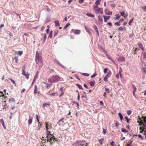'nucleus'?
Listing matches in <instances>:
<instances>
[{
    "mask_svg": "<svg viewBox=\"0 0 146 146\" xmlns=\"http://www.w3.org/2000/svg\"><path fill=\"white\" fill-rule=\"evenodd\" d=\"M60 78L57 75H54L50 77L48 79V81L50 82H56L59 81L60 80Z\"/></svg>",
    "mask_w": 146,
    "mask_h": 146,
    "instance_id": "nucleus-1",
    "label": "nucleus"
},
{
    "mask_svg": "<svg viewBox=\"0 0 146 146\" xmlns=\"http://www.w3.org/2000/svg\"><path fill=\"white\" fill-rule=\"evenodd\" d=\"M142 118L143 120L141 121L139 125L142 126L143 131L146 132V116L143 115Z\"/></svg>",
    "mask_w": 146,
    "mask_h": 146,
    "instance_id": "nucleus-2",
    "label": "nucleus"
},
{
    "mask_svg": "<svg viewBox=\"0 0 146 146\" xmlns=\"http://www.w3.org/2000/svg\"><path fill=\"white\" fill-rule=\"evenodd\" d=\"M35 61L36 64H38L39 62L42 64L43 62L42 56L40 55L38 52H36V53Z\"/></svg>",
    "mask_w": 146,
    "mask_h": 146,
    "instance_id": "nucleus-3",
    "label": "nucleus"
},
{
    "mask_svg": "<svg viewBox=\"0 0 146 146\" xmlns=\"http://www.w3.org/2000/svg\"><path fill=\"white\" fill-rule=\"evenodd\" d=\"M22 74L25 76L26 78H27V79L29 78L30 74L29 73L27 72V74H26L25 67H24L22 69Z\"/></svg>",
    "mask_w": 146,
    "mask_h": 146,
    "instance_id": "nucleus-4",
    "label": "nucleus"
},
{
    "mask_svg": "<svg viewBox=\"0 0 146 146\" xmlns=\"http://www.w3.org/2000/svg\"><path fill=\"white\" fill-rule=\"evenodd\" d=\"M57 141V140L56 139L54 135H53V137L47 139V141L50 143L51 145L53 144V141Z\"/></svg>",
    "mask_w": 146,
    "mask_h": 146,
    "instance_id": "nucleus-5",
    "label": "nucleus"
},
{
    "mask_svg": "<svg viewBox=\"0 0 146 146\" xmlns=\"http://www.w3.org/2000/svg\"><path fill=\"white\" fill-rule=\"evenodd\" d=\"M45 124H46V131H47V130L49 131V129H52V125L51 124L48 123L47 122L45 123Z\"/></svg>",
    "mask_w": 146,
    "mask_h": 146,
    "instance_id": "nucleus-6",
    "label": "nucleus"
},
{
    "mask_svg": "<svg viewBox=\"0 0 146 146\" xmlns=\"http://www.w3.org/2000/svg\"><path fill=\"white\" fill-rule=\"evenodd\" d=\"M95 13L97 14H102L103 13V9L102 8H99L95 10Z\"/></svg>",
    "mask_w": 146,
    "mask_h": 146,
    "instance_id": "nucleus-7",
    "label": "nucleus"
},
{
    "mask_svg": "<svg viewBox=\"0 0 146 146\" xmlns=\"http://www.w3.org/2000/svg\"><path fill=\"white\" fill-rule=\"evenodd\" d=\"M50 131H48L47 130L46 131V138L47 139H50L52 137H53V135L50 133Z\"/></svg>",
    "mask_w": 146,
    "mask_h": 146,
    "instance_id": "nucleus-8",
    "label": "nucleus"
},
{
    "mask_svg": "<svg viewBox=\"0 0 146 146\" xmlns=\"http://www.w3.org/2000/svg\"><path fill=\"white\" fill-rule=\"evenodd\" d=\"M81 31L79 30H74L72 29L71 31V33H74L75 34L78 35L79 34L80 32Z\"/></svg>",
    "mask_w": 146,
    "mask_h": 146,
    "instance_id": "nucleus-9",
    "label": "nucleus"
},
{
    "mask_svg": "<svg viewBox=\"0 0 146 146\" xmlns=\"http://www.w3.org/2000/svg\"><path fill=\"white\" fill-rule=\"evenodd\" d=\"M105 13L108 15H110L112 14V12L109 11L108 9H106L105 10Z\"/></svg>",
    "mask_w": 146,
    "mask_h": 146,
    "instance_id": "nucleus-10",
    "label": "nucleus"
},
{
    "mask_svg": "<svg viewBox=\"0 0 146 146\" xmlns=\"http://www.w3.org/2000/svg\"><path fill=\"white\" fill-rule=\"evenodd\" d=\"M99 49H100V51H103L104 53L106 54L107 52L105 50L104 48H103V47L102 46H100L99 47Z\"/></svg>",
    "mask_w": 146,
    "mask_h": 146,
    "instance_id": "nucleus-11",
    "label": "nucleus"
},
{
    "mask_svg": "<svg viewBox=\"0 0 146 146\" xmlns=\"http://www.w3.org/2000/svg\"><path fill=\"white\" fill-rule=\"evenodd\" d=\"M121 69L120 70H119V73H117L116 76V77L117 78L119 79V75H120L121 77Z\"/></svg>",
    "mask_w": 146,
    "mask_h": 146,
    "instance_id": "nucleus-12",
    "label": "nucleus"
},
{
    "mask_svg": "<svg viewBox=\"0 0 146 146\" xmlns=\"http://www.w3.org/2000/svg\"><path fill=\"white\" fill-rule=\"evenodd\" d=\"M118 60L119 62H125V58L123 57H121L119 58Z\"/></svg>",
    "mask_w": 146,
    "mask_h": 146,
    "instance_id": "nucleus-13",
    "label": "nucleus"
},
{
    "mask_svg": "<svg viewBox=\"0 0 146 146\" xmlns=\"http://www.w3.org/2000/svg\"><path fill=\"white\" fill-rule=\"evenodd\" d=\"M98 19L99 22L100 23H102L103 21L102 18L100 15L98 16Z\"/></svg>",
    "mask_w": 146,
    "mask_h": 146,
    "instance_id": "nucleus-14",
    "label": "nucleus"
},
{
    "mask_svg": "<svg viewBox=\"0 0 146 146\" xmlns=\"http://www.w3.org/2000/svg\"><path fill=\"white\" fill-rule=\"evenodd\" d=\"M103 17L104 18V21L105 22H106L107 20H109L110 18V17L109 16H104Z\"/></svg>",
    "mask_w": 146,
    "mask_h": 146,
    "instance_id": "nucleus-15",
    "label": "nucleus"
},
{
    "mask_svg": "<svg viewBox=\"0 0 146 146\" xmlns=\"http://www.w3.org/2000/svg\"><path fill=\"white\" fill-rule=\"evenodd\" d=\"M34 88H35V89H34V93L35 95L36 93L38 92V89L37 88V86L36 85L34 86Z\"/></svg>",
    "mask_w": 146,
    "mask_h": 146,
    "instance_id": "nucleus-16",
    "label": "nucleus"
},
{
    "mask_svg": "<svg viewBox=\"0 0 146 146\" xmlns=\"http://www.w3.org/2000/svg\"><path fill=\"white\" fill-rule=\"evenodd\" d=\"M50 103L49 102H47L46 103H45L43 104L42 106L43 108H44L46 106H50Z\"/></svg>",
    "mask_w": 146,
    "mask_h": 146,
    "instance_id": "nucleus-17",
    "label": "nucleus"
},
{
    "mask_svg": "<svg viewBox=\"0 0 146 146\" xmlns=\"http://www.w3.org/2000/svg\"><path fill=\"white\" fill-rule=\"evenodd\" d=\"M111 75V72L110 70H109L106 77H108L109 78L110 77Z\"/></svg>",
    "mask_w": 146,
    "mask_h": 146,
    "instance_id": "nucleus-18",
    "label": "nucleus"
},
{
    "mask_svg": "<svg viewBox=\"0 0 146 146\" xmlns=\"http://www.w3.org/2000/svg\"><path fill=\"white\" fill-rule=\"evenodd\" d=\"M32 117L31 116H29V125H30L31 124L32 121Z\"/></svg>",
    "mask_w": 146,
    "mask_h": 146,
    "instance_id": "nucleus-19",
    "label": "nucleus"
},
{
    "mask_svg": "<svg viewBox=\"0 0 146 146\" xmlns=\"http://www.w3.org/2000/svg\"><path fill=\"white\" fill-rule=\"evenodd\" d=\"M140 47L139 46L137 48H133L134 49V54H136V52L139 50L140 49Z\"/></svg>",
    "mask_w": 146,
    "mask_h": 146,
    "instance_id": "nucleus-20",
    "label": "nucleus"
},
{
    "mask_svg": "<svg viewBox=\"0 0 146 146\" xmlns=\"http://www.w3.org/2000/svg\"><path fill=\"white\" fill-rule=\"evenodd\" d=\"M42 83L44 84H46V88H47L48 87H51V86L52 85V84H47V83H46L45 82H43Z\"/></svg>",
    "mask_w": 146,
    "mask_h": 146,
    "instance_id": "nucleus-21",
    "label": "nucleus"
},
{
    "mask_svg": "<svg viewBox=\"0 0 146 146\" xmlns=\"http://www.w3.org/2000/svg\"><path fill=\"white\" fill-rule=\"evenodd\" d=\"M0 122L1 123L2 125L3 126L4 128L5 129H6V127L5 126L4 122L3 120V119H1Z\"/></svg>",
    "mask_w": 146,
    "mask_h": 146,
    "instance_id": "nucleus-22",
    "label": "nucleus"
},
{
    "mask_svg": "<svg viewBox=\"0 0 146 146\" xmlns=\"http://www.w3.org/2000/svg\"><path fill=\"white\" fill-rule=\"evenodd\" d=\"M102 0H97L95 2V4L97 5H99L101 2Z\"/></svg>",
    "mask_w": 146,
    "mask_h": 146,
    "instance_id": "nucleus-23",
    "label": "nucleus"
},
{
    "mask_svg": "<svg viewBox=\"0 0 146 146\" xmlns=\"http://www.w3.org/2000/svg\"><path fill=\"white\" fill-rule=\"evenodd\" d=\"M54 23L56 26H59L60 25L59 22L58 20H56L55 21Z\"/></svg>",
    "mask_w": 146,
    "mask_h": 146,
    "instance_id": "nucleus-24",
    "label": "nucleus"
},
{
    "mask_svg": "<svg viewBox=\"0 0 146 146\" xmlns=\"http://www.w3.org/2000/svg\"><path fill=\"white\" fill-rule=\"evenodd\" d=\"M86 15L88 17H94V15L92 14L91 13H87Z\"/></svg>",
    "mask_w": 146,
    "mask_h": 146,
    "instance_id": "nucleus-25",
    "label": "nucleus"
},
{
    "mask_svg": "<svg viewBox=\"0 0 146 146\" xmlns=\"http://www.w3.org/2000/svg\"><path fill=\"white\" fill-rule=\"evenodd\" d=\"M118 29L119 31H123L124 30V31H125L126 30V28L125 27H124L123 28H122L121 27H119Z\"/></svg>",
    "mask_w": 146,
    "mask_h": 146,
    "instance_id": "nucleus-26",
    "label": "nucleus"
},
{
    "mask_svg": "<svg viewBox=\"0 0 146 146\" xmlns=\"http://www.w3.org/2000/svg\"><path fill=\"white\" fill-rule=\"evenodd\" d=\"M132 143V142L131 141H129L127 143L126 146H132L131 145Z\"/></svg>",
    "mask_w": 146,
    "mask_h": 146,
    "instance_id": "nucleus-27",
    "label": "nucleus"
},
{
    "mask_svg": "<svg viewBox=\"0 0 146 146\" xmlns=\"http://www.w3.org/2000/svg\"><path fill=\"white\" fill-rule=\"evenodd\" d=\"M58 31L56 30L54 31V37L56 36L58 34Z\"/></svg>",
    "mask_w": 146,
    "mask_h": 146,
    "instance_id": "nucleus-28",
    "label": "nucleus"
},
{
    "mask_svg": "<svg viewBox=\"0 0 146 146\" xmlns=\"http://www.w3.org/2000/svg\"><path fill=\"white\" fill-rule=\"evenodd\" d=\"M104 138H102L101 139H99V141L100 143V145H102V143L104 142Z\"/></svg>",
    "mask_w": 146,
    "mask_h": 146,
    "instance_id": "nucleus-29",
    "label": "nucleus"
},
{
    "mask_svg": "<svg viewBox=\"0 0 146 146\" xmlns=\"http://www.w3.org/2000/svg\"><path fill=\"white\" fill-rule=\"evenodd\" d=\"M89 84L91 86H93L95 84V83L93 81H91L89 82Z\"/></svg>",
    "mask_w": 146,
    "mask_h": 146,
    "instance_id": "nucleus-30",
    "label": "nucleus"
},
{
    "mask_svg": "<svg viewBox=\"0 0 146 146\" xmlns=\"http://www.w3.org/2000/svg\"><path fill=\"white\" fill-rule=\"evenodd\" d=\"M38 73V71L37 72H36L35 77H34V80H33V82H35V80L36 79V78H37Z\"/></svg>",
    "mask_w": 146,
    "mask_h": 146,
    "instance_id": "nucleus-31",
    "label": "nucleus"
},
{
    "mask_svg": "<svg viewBox=\"0 0 146 146\" xmlns=\"http://www.w3.org/2000/svg\"><path fill=\"white\" fill-rule=\"evenodd\" d=\"M141 70L142 72L145 73H146V67H144L142 68Z\"/></svg>",
    "mask_w": 146,
    "mask_h": 146,
    "instance_id": "nucleus-32",
    "label": "nucleus"
},
{
    "mask_svg": "<svg viewBox=\"0 0 146 146\" xmlns=\"http://www.w3.org/2000/svg\"><path fill=\"white\" fill-rule=\"evenodd\" d=\"M9 102H15V100L13 98H11V99H9Z\"/></svg>",
    "mask_w": 146,
    "mask_h": 146,
    "instance_id": "nucleus-33",
    "label": "nucleus"
},
{
    "mask_svg": "<svg viewBox=\"0 0 146 146\" xmlns=\"http://www.w3.org/2000/svg\"><path fill=\"white\" fill-rule=\"evenodd\" d=\"M118 115L119 117H120L121 120L122 121V120L123 119V116L121 114V113H118Z\"/></svg>",
    "mask_w": 146,
    "mask_h": 146,
    "instance_id": "nucleus-34",
    "label": "nucleus"
},
{
    "mask_svg": "<svg viewBox=\"0 0 146 146\" xmlns=\"http://www.w3.org/2000/svg\"><path fill=\"white\" fill-rule=\"evenodd\" d=\"M121 132H123L127 133V132H129L126 129H123V128H121Z\"/></svg>",
    "mask_w": 146,
    "mask_h": 146,
    "instance_id": "nucleus-35",
    "label": "nucleus"
},
{
    "mask_svg": "<svg viewBox=\"0 0 146 146\" xmlns=\"http://www.w3.org/2000/svg\"><path fill=\"white\" fill-rule=\"evenodd\" d=\"M14 60H15V62L16 63L17 62H18V57H15L14 58Z\"/></svg>",
    "mask_w": 146,
    "mask_h": 146,
    "instance_id": "nucleus-36",
    "label": "nucleus"
},
{
    "mask_svg": "<svg viewBox=\"0 0 146 146\" xmlns=\"http://www.w3.org/2000/svg\"><path fill=\"white\" fill-rule=\"evenodd\" d=\"M70 25V23H68L64 26V29H66Z\"/></svg>",
    "mask_w": 146,
    "mask_h": 146,
    "instance_id": "nucleus-37",
    "label": "nucleus"
},
{
    "mask_svg": "<svg viewBox=\"0 0 146 146\" xmlns=\"http://www.w3.org/2000/svg\"><path fill=\"white\" fill-rule=\"evenodd\" d=\"M108 69L107 68H106L105 69H104V74H106L107 72H108Z\"/></svg>",
    "mask_w": 146,
    "mask_h": 146,
    "instance_id": "nucleus-38",
    "label": "nucleus"
},
{
    "mask_svg": "<svg viewBox=\"0 0 146 146\" xmlns=\"http://www.w3.org/2000/svg\"><path fill=\"white\" fill-rule=\"evenodd\" d=\"M132 88H133V91L136 92V87H135V86L134 85V84L132 85Z\"/></svg>",
    "mask_w": 146,
    "mask_h": 146,
    "instance_id": "nucleus-39",
    "label": "nucleus"
},
{
    "mask_svg": "<svg viewBox=\"0 0 146 146\" xmlns=\"http://www.w3.org/2000/svg\"><path fill=\"white\" fill-rule=\"evenodd\" d=\"M57 94L56 92H55L54 93L51 94H49V95L50 96H55V94Z\"/></svg>",
    "mask_w": 146,
    "mask_h": 146,
    "instance_id": "nucleus-40",
    "label": "nucleus"
},
{
    "mask_svg": "<svg viewBox=\"0 0 146 146\" xmlns=\"http://www.w3.org/2000/svg\"><path fill=\"white\" fill-rule=\"evenodd\" d=\"M76 86H78V88H80V89H82V90L83 89L82 86L81 85H80L78 84H76Z\"/></svg>",
    "mask_w": 146,
    "mask_h": 146,
    "instance_id": "nucleus-41",
    "label": "nucleus"
},
{
    "mask_svg": "<svg viewBox=\"0 0 146 146\" xmlns=\"http://www.w3.org/2000/svg\"><path fill=\"white\" fill-rule=\"evenodd\" d=\"M64 118H62L60 119L59 120L58 123V124L59 125H61V124L60 123L61 122V121H62V120H64Z\"/></svg>",
    "mask_w": 146,
    "mask_h": 146,
    "instance_id": "nucleus-42",
    "label": "nucleus"
},
{
    "mask_svg": "<svg viewBox=\"0 0 146 146\" xmlns=\"http://www.w3.org/2000/svg\"><path fill=\"white\" fill-rule=\"evenodd\" d=\"M107 131V129H105L104 128L103 129V133L104 134H105Z\"/></svg>",
    "mask_w": 146,
    "mask_h": 146,
    "instance_id": "nucleus-43",
    "label": "nucleus"
},
{
    "mask_svg": "<svg viewBox=\"0 0 146 146\" xmlns=\"http://www.w3.org/2000/svg\"><path fill=\"white\" fill-rule=\"evenodd\" d=\"M38 126L39 127L38 128V130H40V128H41V127L42 126V123H40V122L38 123Z\"/></svg>",
    "mask_w": 146,
    "mask_h": 146,
    "instance_id": "nucleus-44",
    "label": "nucleus"
},
{
    "mask_svg": "<svg viewBox=\"0 0 146 146\" xmlns=\"http://www.w3.org/2000/svg\"><path fill=\"white\" fill-rule=\"evenodd\" d=\"M23 53V51H19L18 53V54L19 56H21Z\"/></svg>",
    "mask_w": 146,
    "mask_h": 146,
    "instance_id": "nucleus-45",
    "label": "nucleus"
},
{
    "mask_svg": "<svg viewBox=\"0 0 146 146\" xmlns=\"http://www.w3.org/2000/svg\"><path fill=\"white\" fill-rule=\"evenodd\" d=\"M115 16L116 17V19H118L120 18V16L119 14H116Z\"/></svg>",
    "mask_w": 146,
    "mask_h": 146,
    "instance_id": "nucleus-46",
    "label": "nucleus"
},
{
    "mask_svg": "<svg viewBox=\"0 0 146 146\" xmlns=\"http://www.w3.org/2000/svg\"><path fill=\"white\" fill-rule=\"evenodd\" d=\"M133 18L131 19V20H130V21H129V25H131V23L133 21Z\"/></svg>",
    "mask_w": 146,
    "mask_h": 146,
    "instance_id": "nucleus-47",
    "label": "nucleus"
},
{
    "mask_svg": "<svg viewBox=\"0 0 146 146\" xmlns=\"http://www.w3.org/2000/svg\"><path fill=\"white\" fill-rule=\"evenodd\" d=\"M125 119H126V120H127V123H129V121L130 120V119H129L127 117H125Z\"/></svg>",
    "mask_w": 146,
    "mask_h": 146,
    "instance_id": "nucleus-48",
    "label": "nucleus"
},
{
    "mask_svg": "<svg viewBox=\"0 0 146 146\" xmlns=\"http://www.w3.org/2000/svg\"><path fill=\"white\" fill-rule=\"evenodd\" d=\"M52 31H51L50 32V34L49 35L48 37L50 38H51L52 37Z\"/></svg>",
    "mask_w": 146,
    "mask_h": 146,
    "instance_id": "nucleus-49",
    "label": "nucleus"
},
{
    "mask_svg": "<svg viewBox=\"0 0 146 146\" xmlns=\"http://www.w3.org/2000/svg\"><path fill=\"white\" fill-rule=\"evenodd\" d=\"M0 94H1V96H0V97H4V95L5 94H3V92H2V91L0 92Z\"/></svg>",
    "mask_w": 146,
    "mask_h": 146,
    "instance_id": "nucleus-50",
    "label": "nucleus"
},
{
    "mask_svg": "<svg viewBox=\"0 0 146 146\" xmlns=\"http://www.w3.org/2000/svg\"><path fill=\"white\" fill-rule=\"evenodd\" d=\"M3 102L4 103V104L3 105V109L5 108L6 106H7V104H6V101H4Z\"/></svg>",
    "mask_w": 146,
    "mask_h": 146,
    "instance_id": "nucleus-51",
    "label": "nucleus"
},
{
    "mask_svg": "<svg viewBox=\"0 0 146 146\" xmlns=\"http://www.w3.org/2000/svg\"><path fill=\"white\" fill-rule=\"evenodd\" d=\"M96 76V73L95 72V73H94V74H93L91 76V78H93Z\"/></svg>",
    "mask_w": 146,
    "mask_h": 146,
    "instance_id": "nucleus-52",
    "label": "nucleus"
},
{
    "mask_svg": "<svg viewBox=\"0 0 146 146\" xmlns=\"http://www.w3.org/2000/svg\"><path fill=\"white\" fill-rule=\"evenodd\" d=\"M82 75L87 76H89V75L87 73H82Z\"/></svg>",
    "mask_w": 146,
    "mask_h": 146,
    "instance_id": "nucleus-53",
    "label": "nucleus"
},
{
    "mask_svg": "<svg viewBox=\"0 0 146 146\" xmlns=\"http://www.w3.org/2000/svg\"><path fill=\"white\" fill-rule=\"evenodd\" d=\"M110 145L111 146H114V141H112L110 143Z\"/></svg>",
    "mask_w": 146,
    "mask_h": 146,
    "instance_id": "nucleus-54",
    "label": "nucleus"
},
{
    "mask_svg": "<svg viewBox=\"0 0 146 146\" xmlns=\"http://www.w3.org/2000/svg\"><path fill=\"white\" fill-rule=\"evenodd\" d=\"M9 80H11V82H12L13 83V84L15 85L16 84L14 80H12L10 78L9 79Z\"/></svg>",
    "mask_w": 146,
    "mask_h": 146,
    "instance_id": "nucleus-55",
    "label": "nucleus"
},
{
    "mask_svg": "<svg viewBox=\"0 0 146 146\" xmlns=\"http://www.w3.org/2000/svg\"><path fill=\"white\" fill-rule=\"evenodd\" d=\"M131 113V110H128L127 111V114L129 115H130Z\"/></svg>",
    "mask_w": 146,
    "mask_h": 146,
    "instance_id": "nucleus-56",
    "label": "nucleus"
},
{
    "mask_svg": "<svg viewBox=\"0 0 146 146\" xmlns=\"http://www.w3.org/2000/svg\"><path fill=\"white\" fill-rule=\"evenodd\" d=\"M93 27H94V29L96 31V30H98V28L95 25H94V26H93Z\"/></svg>",
    "mask_w": 146,
    "mask_h": 146,
    "instance_id": "nucleus-57",
    "label": "nucleus"
},
{
    "mask_svg": "<svg viewBox=\"0 0 146 146\" xmlns=\"http://www.w3.org/2000/svg\"><path fill=\"white\" fill-rule=\"evenodd\" d=\"M120 13L121 14V15L122 16H123L125 15L124 11L120 12Z\"/></svg>",
    "mask_w": 146,
    "mask_h": 146,
    "instance_id": "nucleus-58",
    "label": "nucleus"
},
{
    "mask_svg": "<svg viewBox=\"0 0 146 146\" xmlns=\"http://www.w3.org/2000/svg\"><path fill=\"white\" fill-rule=\"evenodd\" d=\"M120 22H119V21L118 22H117L115 23V25H116L117 26H120Z\"/></svg>",
    "mask_w": 146,
    "mask_h": 146,
    "instance_id": "nucleus-59",
    "label": "nucleus"
},
{
    "mask_svg": "<svg viewBox=\"0 0 146 146\" xmlns=\"http://www.w3.org/2000/svg\"><path fill=\"white\" fill-rule=\"evenodd\" d=\"M109 78L108 77H107L106 76H105L104 77V81H105L106 82L108 81V78Z\"/></svg>",
    "mask_w": 146,
    "mask_h": 146,
    "instance_id": "nucleus-60",
    "label": "nucleus"
},
{
    "mask_svg": "<svg viewBox=\"0 0 146 146\" xmlns=\"http://www.w3.org/2000/svg\"><path fill=\"white\" fill-rule=\"evenodd\" d=\"M143 58L145 59L146 58V53H144L143 54Z\"/></svg>",
    "mask_w": 146,
    "mask_h": 146,
    "instance_id": "nucleus-61",
    "label": "nucleus"
},
{
    "mask_svg": "<svg viewBox=\"0 0 146 146\" xmlns=\"http://www.w3.org/2000/svg\"><path fill=\"white\" fill-rule=\"evenodd\" d=\"M138 137H139L142 140H143V137H142V135H141L140 134L138 135Z\"/></svg>",
    "mask_w": 146,
    "mask_h": 146,
    "instance_id": "nucleus-62",
    "label": "nucleus"
},
{
    "mask_svg": "<svg viewBox=\"0 0 146 146\" xmlns=\"http://www.w3.org/2000/svg\"><path fill=\"white\" fill-rule=\"evenodd\" d=\"M98 5H94L93 6V8L94 9V10H95L98 7Z\"/></svg>",
    "mask_w": 146,
    "mask_h": 146,
    "instance_id": "nucleus-63",
    "label": "nucleus"
},
{
    "mask_svg": "<svg viewBox=\"0 0 146 146\" xmlns=\"http://www.w3.org/2000/svg\"><path fill=\"white\" fill-rule=\"evenodd\" d=\"M143 9L144 11V12H145L146 10V5L145 6L143 7Z\"/></svg>",
    "mask_w": 146,
    "mask_h": 146,
    "instance_id": "nucleus-64",
    "label": "nucleus"
}]
</instances>
